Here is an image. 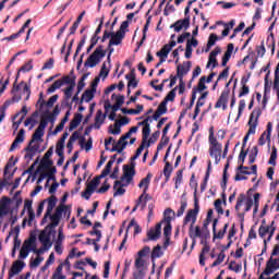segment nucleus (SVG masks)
Here are the masks:
<instances>
[{
	"label": "nucleus",
	"instance_id": "nucleus-1",
	"mask_svg": "<svg viewBox=\"0 0 279 279\" xmlns=\"http://www.w3.org/2000/svg\"><path fill=\"white\" fill-rule=\"evenodd\" d=\"M57 199L54 196H51L48 199V205H47V209H46V214L45 217L43 219V223H47V219L50 218V223L47 226V229H52V228H57V226L60 223V219H62V213H64V207H58L54 211L53 215H51V213H53V208H56V204H57Z\"/></svg>",
	"mask_w": 279,
	"mask_h": 279
},
{
	"label": "nucleus",
	"instance_id": "nucleus-2",
	"mask_svg": "<svg viewBox=\"0 0 279 279\" xmlns=\"http://www.w3.org/2000/svg\"><path fill=\"white\" fill-rule=\"evenodd\" d=\"M209 156L215 159L216 165H219V162H221V151L223 146L219 144L213 131L209 133Z\"/></svg>",
	"mask_w": 279,
	"mask_h": 279
},
{
	"label": "nucleus",
	"instance_id": "nucleus-3",
	"mask_svg": "<svg viewBox=\"0 0 279 279\" xmlns=\"http://www.w3.org/2000/svg\"><path fill=\"white\" fill-rule=\"evenodd\" d=\"M102 58H106V50H104V46H98L85 61V69H95V66L101 62Z\"/></svg>",
	"mask_w": 279,
	"mask_h": 279
},
{
	"label": "nucleus",
	"instance_id": "nucleus-4",
	"mask_svg": "<svg viewBox=\"0 0 279 279\" xmlns=\"http://www.w3.org/2000/svg\"><path fill=\"white\" fill-rule=\"evenodd\" d=\"M128 27H130V22L124 21L120 25V28L117 33H111L109 47H114V46L121 45V43H123V39L125 38V32H128Z\"/></svg>",
	"mask_w": 279,
	"mask_h": 279
},
{
	"label": "nucleus",
	"instance_id": "nucleus-5",
	"mask_svg": "<svg viewBox=\"0 0 279 279\" xmlns=\"http://www.w3.org/2000/svg\"><path fill=\"white\" fill-rule=\"evenodd\" d=\"M197 215H199V201L197 197H195L194 201V208L187 210V214L184 217L183 226H190V228H193L195 223L197 222Z\"/></svg>",
	"mask_w": 279,
	"mask_h": 279
},
{
	"label": "nucleus",
	"instance_id": "nucleus-6",
	"mask_svg": "<svg viewBox=\"0 0 279 279\" xmlns=\"http://www.w3.org/2000/svg\"><path fill=\"white\" fill-rule=\"evenodd\" d=\"M260 109H255L250 116L248 120V131L246 136L244 137V143H247L250 135L256 134V128H258V118L260 117Z\"/></svg>",
	"mask_w": 279,
	"mask_h": 279
},
{
	"label": "nucleus",
	"instance_id": "nucleus-7",
	"mask_svg": "<svg viewBox=\"0 0 279 279\" xmlns=\"http://www.w3.org/2000/svg\"><path fill=\"white\" fill-rule=\"evenodd\" d=\"M204 228L205 229H203V230L198 226H196V227L193 226V227L189 228V236L193 241L192 246L195 245L196 239H208L210 233L208 232L206 223H204Z\"/></svg>",
	"mask_w": 279,
	"mask_h": 279
},
{
	"label": "nucleus",
	"instance_id": "nucleus-8",
	"mask_svg": "<svg viewBox=\"0 0 279 279\" xmlns=\"http://www.w3.org/2000/svg\"><path fill=\"white\" fill-rule=\"evenodd\" d=\"M134 163H131V166L123 167V175L120 180V182H123V186H129L132 180H134V175H136V170L134 169Z\"/></svg>",
	"mask_w": 279,
	"mask_h": 279
},
{
	"label": "nucleus",
	"instance_id": "nucleus-9",
	"mask_svg": "<svg viewBox=\"0 0 279 279\" xmlns=\"http://www.w3.org/2000/svg\"><path fill=\"white\" fill-rule=\"evenodd\" d=\"M47 120H41L38 128L35 130L33 137L31 140L32 145H38V143H43V137L45 136V129L47 128Z\"/></svg>",
	"mask_w": 279,
	"mask_h": 279
},
{
	"label": "nucleus",
	"instance_id": "nucleus-10",
	"mask_svg": "<svg viewBox=\"0 0 279 279\" xmlns=\"http://www.w3.org/2000/svg\"><path fill=\"white\" fill-rule=\"evenodd\" d=\"M100 181H101V177L98 175V177L94 178L87 184V187H86L85 192L83 193V197L85 199H90V195H93L95 193V191L97 190V186L100 184Z\"/></svg>",
	"mask_w": 279,
	"mask_h": 279
},
{
	"label": "nucleus",
	"instance_id": "nucleus-11",
	"mask_svg": "<svg viewBox=\"0 0 279 279\" xmlns=\"http://www.w3.org/2000/svg\"><path fill=\"white\" fill-rule=\"evenodd\" d=\"M149 121L151 123V118L147 117L142 122H138V125L143 126V130H142V143H147V141L149 140V135L151 134V126L149 124Z\"/></svg>",
	"mask_w": 279,
	"mask_h": 279
},
{
	"label": "nucleus",
	"instance_id": "nucleus-12",
	"mask_svg": "<svg viewBox=\"0 0 279 279\" xmlns=\"http://www.w3.org/2000/svg\"><path fill=\"white\" fill-rule=\"evenodd\" d=\"M171 29H174V32L180 33V32H186L189 27H191V16H186L182 20H179L174 22L171 26Z\"/></svg>",
	"mask_w": 279,
	"mask_h": 279
},
{
	"label": "nucleus",
	"instance_id": "nucleus-13",
	"mask_svg": "<svg viewBox=\"0 0 279 279\" xmlns=\"http://www.w3.org/2000/svg\"><path fill=\"white\" fill-rule=\"evenodd\" d=\"M244 202H245L244 211L250 213V210H252V206H254V199H252V197H248L245 199V194H240V196L238 197L235 210H239V208H241L243 206Z\"/></svg>",
	"mask_w": 279,
	"mask_h": 279
},
{
	"label": "nucleus",
	"instance_id": "nucleus-14",
	"mask_svg": "<svg viewBox=\"0 0 279 279\" xmlns=\"http://www.w3.org/2000/svg\"><path fill=\"white\" fill-rule=\"evenodd\" d=\"M48 229L46 228L44 231L40 232L39 234V242L41 245H45L46 250H51V246L53 243H51V232L47 231Z\"/></svg>",
	"mask_w": 279,
	"mask_h": 279
},
{
	"label": "nucleus",
	"instance_id": "nucleus-15",
	"mask_svg": "<svg viewBox=\"0 0 279 279\" xmlns=\"http://www.w3.org/2000/svg\"><path fill=\"white\" fill-rule=\"evenodd\" d=\"M162 234V223H157L155 228H151L147 232V236L149 241H158L160 239V235Z\"/></svg>",
	"mask_w": 279,
	"mask_h": 279
},
{
	"label": "nucleus",
	"instance_id": "nucleus-16",
	"mask_svg": "<svg viewBox=\"0 0 279 279\" xmlns=\"http://www.w3.org/2000/svg\"><path fill=\"white\" fill-rule=\"evenodd\" d=\"M24 267H25V262H22V260L14 262L9 271V279L14 278V276H17V274H21Z\"/></svg>",
	"mask_w": 279,
	"mask_h": 279
},
{
	"label": "nucleus",
	"instance_id": "nucleus-17",
	"mask_svg": "<svg viewBox=\"0 0 279 279\" xmlns=\"http://www.w3.org/2000/svg\"><path fill=\"white\" fill-rule=\"evenodd\" d=\"M25 142V130L21 129L15 137V140L13 141L9 151H14L15 149H19V146L21 145V143Z\"/></svg>",
	"mask_w": 279,
	"mask_h": 279
},
{
	"label": "nucleus",
	"instance_id": "nucleus-18",
	"mask_svg": "<svg viewBox=\"0 0 279 279\" xmlns=\"http://www.w3.org/2000/svg\"><path fill=\"white\" fill-rule=\"evenodd\" d=\"M95 93H97V83L92 84V88L86 89L81 98V101H85V104H88L93 97H95Z\"/></svg>",
	"mask_w": 279,
	"mask_h": 279
},
{
	"label": "nucleus",
	"instance_id": "nucleus-19",
	"mask_svg": "<svg viewBox=\"0 0 279 279\" xmlns=\"http://www.w3.org/2000/svg\"><path fill=\"white\" fill-rule=\"evenodd\" d=\"M151 178H154V174L148 172L147 175L138 183V189H143L142 195H147V191H149V184H151Z\"/></svg>",
	"mask_w": 279,
	"mask_h": 279
},
{
	"label": "nucleus",
	"instance_id": "nucleus-20",
	"mask_svg": "<svg viewBox=\"0 0 279 279\" xmlns=\"http://www.w3.org/2000/svg\"><path fill=\"white\" fill-rule=\"evenodd\" d=\"M230 97V92H222L215 108H222V110H228V99Z\"/></svg>",
	"mask_w": 279,
	"mask_h": 279
},
{
	"label": "nucleus",
	"instance_id": "nucleus-21",
	"mask_svg": "<svg viewBox=\"0 0 279 279\" xmlns=\"http://www.w3.org/2000/svg\"><path fill=\"white\" fill-rule=\"evenodd\" d=\"M10 204L11 201L8 197H2L0 199V217H7V215H10Z\"/></svg>",
	"mask_w": 279,
	"mask_h": 279
},
{
	"label": "nucleus",
	"instance_id": "nucleus-22",
	"mask_svg": "<svg viewBox=\"0 0 279 279\" xmlns=\"http://www.w3.org/2000/svg\"><path fill=\"white\" fill-rule=\"evenodd\" d=\"M217 223H219L218 219H215L213 222V232H214V239H223V236H226V232H228V223L225 225L223 229L218 231L217 233Z\"/></svg>",
	"mask_w": 279,
	"mask_h": 279
},
{
	"label": "nucleus",
	"instance_id": "nucleus-23",
	"mask_svg": "<svg viewBox=\"0 0 279 279\" xmlns=\"http://www.w3.org/2000/svg\"><path fill=\"white\" fill-rule=\"evenodd\" d=\"M276 269H279V259L278 258H270L267 263V268L264 271L266 276H270V274H274Z\"/></svg>",
	"mask_w": 279,
	"mask_h": 279
},
{
	"label": "nucleus",
	"instance_id": "nucleus-24",
	"mask_svg": "<svg viewBox=\"0 0 279 279\" xmlns=\"http://www.w3.org/2000/svg\"><path fill=\"white\" fill-rule=\"evenodd\" d=\"M191 66H192L191 61H187V62L183 63L182 65H178L177 76L180 80H182L184 77V75H186V73H189V71H191Z\"/></svg>",
	"mask_w": 279,
	"mask_h": 279
},
{
	"label": "nucleus",
	"instance_id": "nucleus-25",
	"mask_svg": "<svg viewBox=\"0 0 279 279\" xmlns=\"http://www.w3.org/2000/svg\"><path fill=\"white\" fill-rule=\"evenodd\" d=\"M221 53V48L216 47L210 53H209V59L207 62V68L213 64L211 69H215L217 66V56Z\"/></svg>",
	"mask_w": 279,
	"mask_h": 279
},
{
	"label": "nucleus",
	"instance_id": "nucleus-26",
	"mask_svg": "<svg viewBox=\"0 0 279 279\" xmlns=\"http://www.w3.org/2000/svg\"><path fill=\"white\" fill-rule=\"evenodd\" d=\"M128 137L122 136L117 144H114V146L111 148V151H118V154H122L123 149H125V147H128Z\"/></svg>",
	"mask_w": 279,
	"mask_h": 279
},
{
	"label": "nucleus",
	"instance_id": "nucleus-27",
	"mask_svg": "<svg viewBox=\"0 0 279 279\" xmlns=\"http://www.w3.org/2000/svg\"><path fill=\"white\" fill-rule=\"evenodd\" d=\"M105 121H106V114H104L101 110H98L96 112L95 123L92 125V128H94V130H99L101 125H104Z\"/></svg>",
	"mask_w": 279,
	"mask_h": 279
},
{
	"label": "nucleus",
	"instance_id": "nucleus-28",
	"mask_svg": "<svg viewBox=\"0 0 279 279\" xmlns=\"http://www.w3.org/2000/svg\"><path fill=\"white\" fill-rule=\"evenodd\" d=\"M69 138V133L64 132L57 143L56 154L62 156L64 154V143Z\"/></svg>",
	"mask_w": 279,
	"mask_h": 279
},
{
	"label": "nucleus",
	"instance_id": "nucleus-29",
	"mask_svg": "<svg viewBox=\"0 0 279 279\" xmlns=\"http://www.w3.org/2000/svg\"><path fill=\"white\" fill-rule=\"evenodd\" d=\"M39 149V145L38 144H28V146L26 147L25 151V159L26 160H32V158H34V156H36V151H38Z\"/></svg>",
	"mask_w": 279,
	"mask_h": 279
},
{
	"label": "nucleus",
	"instance_id": "nucleus-30",
	"mask_svg": "<svg viewBox=\"0 0 279 279\" xmlns=\"http://www.w3.org/2000/svg\"><path fill=\"white\" fill-rule=\"evenodd\" d=\"M124 186H128V185H123L122 181H116L113 185V191H114L113 197H119L121 195H124L125 194V189H123Z\"/></svg>",
	"mask_w": 279,
	"mask_h": 279
},
{
	"label": "nucleus",
	"instance_id": "nucleus-31",
	"mask_svg": "<svg viewBox=\"0 0 279 279\" xmlns=\"http://www.w3.org/2000/svg\"><path fill=\"white\" fill-rule=\"evenodd\" d=\"M169 53H171V50L169 49V46H163L160 51L157 52V58L161 59V62H167V58L169 57Z\"/></svg>",
	"mask_w": 279,
	"mask_h": 279
},
{
	"label": "nucleus",
	"instance_id": "nucleus-32",
	"mask_svg": "<svg viewBox=\"0 0 279 279\" xmlns=\"http://www.w3.org/2000/svg\"><path fill=\"white\" fill-rule=\"evenodd\" d=\"M126 80H129V88H136V86H138V81H136L134 70H132L130 74H126Z\"/></svg>",
	"mask_w": 279,
	"mask_h": 279
},
{
	"label": "nucleus",
	"instance_id": "nucleus-33",
	"mask_svg": "<svg viewBox=\"0 0 279 279\" xmlns=\"http://www.w3.org/2000/svg\"><path fill=\"white\" fill-rule=\"evenodd\" d=\"M208 252H210V246L208 244H204V247L201 252L199 255V265H202V267H204V265H206V254H208Z\"/></svg>",
	"mask_w": 279,
	"mask_h": 279
},
{
	"label": "nucleus",
	"instance_id": "nucleus-34",
	"mask_svg": "<svg viewBox=\"0 0 279 279\" xmlns=\"http://www.w3.org/2000/svg\"><path fill=\"white\" fill-rule=\"evenodd\" d=\"M147 197H149V194H142L137 201L136 208L145 210V206H147Z\"/></svg>",
	"mask_w": 279,
	"mask_h": 279
},
{
	"label": "nucleus",
	"instance_id": "nucleus-35",
	"mask_svg": "<svg viewBox=\"0 0 279 279\" xmlns=\"http://www.w3.org/2000/svg\"><path fill=\"white\" fill-rule=\"evenodd\" d=\"M29 252H31L29 244H23L20 251L19 258H21L22 260H25V258L29 256Z\"/></svg>",
	"mask_w": 279,
	"mask_h": 279
},
{
	"label": "nucleus",
	"instance_id": "nucleus-36",
	"mask_svg": "<svg viewBox=\"0 0 279 279\" xmlns=\"http://www.w3.org/2000/svg\"><path fill=\"white\" fill-rule=\"evenodd\" d=\"M123 114H141L143 112V105H137L136 109H122Z\"/></svg>",
	"mask_w": 279,
	"mask_h": 279
},
{
	"label": "nucleus",
	"instance_id": "nucleus-37",
	"mask_svg": "<svg viewBox=\"0 0 279 279\" xmlns=\"http://www.w3.org/2000/svg\"><path fill=\"white\" fill-rule=\"evenodd\" d=\"M90 234H95L97 236L96 240H92V243L95 247V252H99V246L97 245V243H99V241H101V231L95 230V231H92Z\"/></svg>",
	"mask_w": 279,
	"mask_h": 279
},
{
	"label": "nucleus",
	"instance_id": "nucleus-38",
	"mask_svg": "<svg viewBox=\"0 0 279 279\" xmlns=\"http://www.w3.org/2000/svg\"><path fill=\"white\" fill-rule=\"evenodd\" d=\"M62 86H64V82H62V80H57L48 89L47 93L51 94V93H56L58 90V88H62Z\"/></svg>",
	"mask_w": 279,
	"mask_h": 279
},
{
	"label": "nucleus",
	"instance_id": "nucleus-39",
	"mask_svg": "<svg viewBox=\"0 0 279 279\" xmlns=\"http://www.w3.org/2000/svg\"><path fill=\"white\" fill-rule=\"evenodd\" d=\"M112 165H114V159H111L107 162L105 169L100 174L101 178H106L107 175H110V171L112 170Z\"/></svg>",
	"mask_w": 279,
	"mask_h": 279
},
{
	"label": "nucleus",
	"instance_id": "nucleus-40",
	"mask_svg": "<svg viewBox=\"0 0 279 279\" xmlns=\"http://www.w3.org/2000/svg\"><path fill=\"white\" fill-rule=\"evenodd\" d=\"M258 156V147L257 146H254L252 149H251V153L248 155V162L250 165H254V162H256V157Z\"/></svg>",
	"mask_w": 279,
	"mask_h": 279
},
{
	"label": "nucleus",
	"instance_id": "nucleus-41",
	"mask_svg": "<svg viewBox=\"0 0 279 279\" xmlns=\"http://www.w3.org/2000/svg\"><path fill=\"white\" fill-rule=\"evenodd\" d=\"M159 223H161V226H163V235H165V238H170L171 236V222L161 221Z\"/></svg>",
	"mask_w": 279,
	"mask_h": 279
},
{
	"label": "nucleus",
	"instance_id": "nucleus-42",
	"mask_svg": "<svg viewBox=\"0 0 279 279\" xmlns=\"http://www.w3.org/2000/svg\"><path fill=\"white\" fill-rule=\"evenodd\" d=\"M275 232H276V222L272 221L269 226V231H268L269 235H268L267 240H264L265 245H267V243H269V241H271V239L274 238Z\"/></svg>",
	"mask_w": 279,
	"mask_h": 279
},
{
	"label": "nucleus",
	"instance_id": "nucleus-43",
	"mask_svg": "<svg viewBox=\"0 0 279 279\" xmlns=\"http://www.w3.org/2000/svg\"><path fill=\"white\" fill-rule=\"evenodd\" d=\"M64 239H65V236H64V229L62 227H60L58 229V236H57L54 243L59 244V245H62V243H64Z\"/></svg>",
	"mask_w": 279,
	"mask_h": 279
},
{
	"label": "nucleus",
	"instance_id": "nucleus-44",
	"mask_svg": "<svg viewBox=\"0 0 279 279\" xmlns=\"http://www.w3.org/2000/svg\"><path fill=\"white\" fill-rule=\"evenodd\" d=\"M110 134L119 135L121 134V124H119V121H116V123L109 126Z\"/></svg>",
	"mask_w": 279,
	"mask_h": 279
},
{
	"label": "nucleus",
	"instance_id": "nucleus-45",
	"mask_svg": "<svg viewBox=\"0 0 279 279\" xmlns=\"http://www.w3.org/2000/svg\"><path fill=\"white\" fill-rule=\"evenodd\" d=\"M28 215V219L24 218L23 220V226H25L26 223H28V226H32V223L34 222V219H36V213L33 211H27Z\"/></svg>",
	"mask_w": 279,
	"mask_h": 279
},
{
	"label": "nucleus",
	"instance_id": "nucleus-46",
	"mask_svg": "<svg viewBox=\"0 0 279 279\" xmlns=\"http://www.w3.org/2000/svg\"><path fill=\"white\" fill-rule=\"evenodd\" d=\"M165 253L162 252V247L157 245L151 253V258H160Z\"/></svg>",
	"mask_w": 279,
	"mask_h": 279
},
{
	"label": "nucleus",
	"instance_id": "nucleus-47",
	"mask_svg": "<svg viewBox=\"0 0 279 279\" xmlns=\"http://www.w3.org/2000/svg\"><path fill=\"white\" fill-rule=\"evenodd\" d=\"M159 136L160 131H156L155 133H153L151 137L146 142V147H149L151 144L156 143Z\"/></svg>",
	"mask_w": 279,
	"mask_h": 279
},
{
	"label": "nucleus",
	"instance_id": "nucleus-48",
	"mask_svg": "<svg viewBox=\"0 0 279 279\" xmlns=\"http://www.w3.org/2000/svg\"><path fill=\"white\" fill-rule=\"evenodd\" d=\"M173 171V168H171V163L166 162V166L163 168V175L166 180H169L171 178V172Z\"/></svg>",
	"mask_w": 279,
	"mask_h": 279
},
{
	"label": "nucleus",
	"instance_id": "nucleus-49",
	"mask_svg": "<svg viewBox=\"0 0 279 279\" xmlns=\"http://www.w3.org/2000/svg\"><path fill=\"white\" fill-rule=\"evenodd\" d=\"M276 158H278V149H276V147H272L268 163L272 165V167H276Z\"/></svg>",
	"mask_w": 279,
	"mask_h": 279
},
{
	"label": "nucleus",
	"instance_id": "nucleus-50",
	"mask_svg": "<svg viewBox=\"0 0 279 279\" xmlns=\"http://www.w3.org/2000/svg\"><path fill=\"white\" fill-rule=\"evenodd\" d=\"M226 260V253L221 252L216 260L211 264V267H218V265H221Z\"/></svg>",
	"mask_w": 279,
	"mask_h": 279
},
{
	"label": "nucleus",
	"instance_id": "nucleus-51",
	"mask_svg": "<svg viewBox=\"0 0 279 279\" xmlns=\"http://www.w3.org/2000/svg\"><path fill=\"white\" fill-rule=\"evenodd\" d=\"M206 76H202L199 78L198 85H197V90L198 93H204L206 90Z\"/></svg>",
	"mask_w": 279,
	"mask_h": 279
},
{
	"label": "nucleus",
	"instance_id": "nucleus-52",
	"mask_svg": "<svg viewBox=\"0 0 279 279\" xmlns=\"http://www.w3.org/2000/svg\"><path fill=\"white\" fill-rule=\"evenodd\" d=\"M258 234H259L260 239H265V236H267V234H269V226L262 225L259 227Z\"/></svg>",
	"mask_w": 279,
	"mask_h": 279
},
{
	"label": "nucleus",
	"instance_id": "nucleus-53",
	"mask_svg": "<svg viewBox=\"0 0 279 279\" xmlns=\"http://www.w3.org/2000/svg\"><path fill=\"white\" fill-rule=\"evenodd\" d=\"M217 40H219V37L216 34H210L207 41L208 48L215 47Z\"/></svg>",
	"mask_w": 279,
	"mask_h": 279
},
{
	"label": "nucleus",
	"instance_id": "nucleus-54",
	"mask_svg": "<svg viewBox=\"0 0 279 279\" xmlns=\"http://www.w3.org/2000/svg\"><path fill=\"white\" fill-rule=\"evenodd\" d=\"M147 147V143L142 142V145L136 149L135 155L132 157V160H136L141 154H143V150Z\"/></svg>",
	"mask_w": 279,
	"mask_h": 279
},
{
	"label": "nucleus",
	"instance_id": "nucleus-55",
	"mask_svg": "<svg viewBox=\"0 0 279 279\" xmlns=\"http://www.w3.org/2000/svg\"><path fill=\"white\" fill-rule=\"evenodd\" d=\"M45 260V257L37 256L35 259H31V267L32 269H36Z\"/></svg>",
	"mask_w": 279,
	"mask_h": 279
},
{
	"label": "nucleus",
	"instance_id": "nucleus-56",
	"mask_svg": "<svg viewBox=\"0 0 279 279\" xmlns=\"http://www.w3.org/2000/svg\"><path fill=\"white\" fill-rule=\"evenodd\" d=\"M254 210L253 214L256 215V213H258V206H259V202H260V194L256 193L254 194Z\"/></svg>",
	"mask_w": 279,
	"mask_h": 279
},
{
	"label": "nucleus",
	"instance_id": "nucleus-57",
	"mask_svg": "<svg viewBox=\"0 0 279 279\" xmlns=\"http://www.w3.org/2000/svg\"><path fill=\"white\" fill-rule=\"evenodd\" d=\"M25 128H29V130H34L35 125H36V119L34 118H27L24 122Z\"/></svg>",
	"mask_w": 279,
	"mask_h": 279
},
{
	"label": "nucleus",
	"instance_id": "nucleus-58",
	"mask_svg": "<svg viewBox=\"0 0 279 279\" xmlns=\"http://www.w3.org/2000/svg\"><path fill=\"white\" fill-rule=\"evenodd\" d=\"M174 187L175 189H180V184H182V170H179L178 172H177V175H175V178H174Z\"/></svg>",
	"mask_w": 279,
	"mask_h": 279
},
{
	"label": "nucleus",
	"instance_id": "nucleus-59",
	"mask_svg": "<svg viewBox=\"0 0 279 279\" xmlns=\"http://www.w3.org/2000/svg\"><path fill=\"white\" fill-rule=\"evenodd\" d=\"M187 206L189 205H187L186 201H182L181 202V207L177 211V217H182V215H184V211L186 210Z\"/></svg>",
	"mask_w": 279,
	"mask_h": 279
},
{
	"label": "nucleus",
	"instance_id": "nucleus-60",
	"mask_svg": "<svg viewBox=\"0 0 279 279\" xmlns=\"http://www.w3.org/2000/svg\"><path fill=\"white\" fill-rule=\"evenodd\" d=\"M108 73H110V70H108L106 66V63H104L99 73V77H102V80H106L108 77Z\"/></svg>",
	"mask_w": 279,
	"mask_h": 279
},
{
	"label": "nucleus",
	"instance_id": "nucleus-61",
	"mask_svg": "<svg viewBox=\"0 0 279 279\" xmlns=\"http://www.w3.org/2000/svg\"><path fill=\"white\" fill-rule=\"evenodd\" d=\"M221 204H222V202L219 198L216 199L215 203H214V206H215L218 215H223V208L221 207Z\"/></svg>",
	"mask_w": 279,
	"mask_h": 279
},
{
	"label": "nucleus",
	"instance_id": "nucleus-62",
	"mask_svg": "<svg viewBox=\"0 0 279 279\" xmlns=\"http://www.w3.org/2000/svg\"><path fill=\"white\" fill-rule=\"evenodd\" d=\"M61 82H63V84H69V86H75V78L71 77V76H64Z\"/></svg>",
	"mask_w": 279,
	"mask_h": 279
},
{
	"label": "nucleus",
	"instance_id": "nucleus-63",
	"mask_svg": "<svg viewBox=\"0 0 279 279\" xmlns=\"http://www.w3.org/2000/svg\"><path fill=\"white\" fill-rule=\"evenodd\" d=\"M157 111L160 112L161 114H167V101H162L158 108Z\"/></svg>",
	"mask_w": 279,
	"mask_h": 279
},
{
	"label": "nucleus",
	"instance_id": "nucleus-64",
	"mask_svg": "<svg viewBox=\"0 0 279 279\" xmlns=\"http://www.w3.org/2000/svg\"><path fill=\"white\" fill-rule=\"evenodd\" d=\"M274 86H276V88H278V86H279V63L277 64L276 70H275Z\"/></svg>",
	"mask_w": 279,
	"mask_h": 279
}]
</instances>
